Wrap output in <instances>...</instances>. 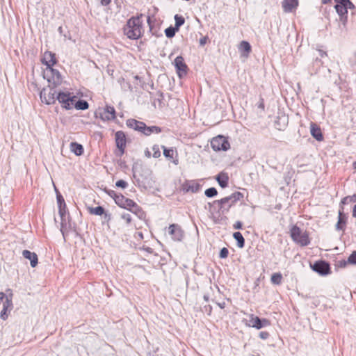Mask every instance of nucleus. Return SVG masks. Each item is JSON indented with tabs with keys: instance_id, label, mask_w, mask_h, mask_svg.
I'll return each instance as SVG.
<instances>
[{
	"instance_id": "51",
	"label": "nucleus",
	"mask_w": 356,
	"mask_h": 356,
	"mask_svg": "<svg viewBox=\"0 0 356 356\" xmlns=\"http://www.w3.org/2000/svg\"><path fill=\"white\" fill-rule=\"evenodd\" d=\"M108 195H109L111 197H113V199H114V200H115V195H118L115 193V191H109V192H108Z\"/></svg>"
},
{
	"instance_id": "10",
	"label": "nucleus",
	"mask_w": 356,
	"mask_h": 356,
	"mask_svg": "<svg viewBox=\"0 0 356 356\" xmlns=\"http://www.w3.org/2000/svg\"><path fill=\"white\" fill-rule=\"evenodd\" d=\"M41 62L47 66L46 69L53 68V66L57 63L56 54L49 51H45L42 55Z\"/></svg>"
},
{
	"instance_id": "20",
	"label": "nucleus",
	"mask_w": 356,
	"mask_h": 356,
	"mask_svg": "<svg viewBox=\"0 0 356 356\" xmlns=\"http://www.w3.org/2000/svg\"><path fill=\"white\" fill-rule=\"evenodd\" d=\"M22 255L25 259L30 260V264L31 267L34 268L38 265V259L37 254L35 252L25 250L22 252Z\"/></svg>"
},
{
	"instance_id": "1",
	"label": "nucleus",
	"mask_w": 356,
	"mask_h": 356,
	"mask_svg": "<svg viewBox=\"0 0 356 356\" xmlns=\"http://www.w3.org/2000/svg\"><path fill=\"white\" fill-rule=\"evenodd\" d=\"M82 94L73 93L69 92H60L57 95V99L60 104L63 108L71 110L75 108L76 110H86L88 108V103L81 99Z\"/></svg>"
},
{
	"instance_id": "54",
	"label": "nucleus",
	"mask_w": 356,
	"mask_h": 356,
	"mask_svg": "<svg viewBox=\"0 0 356 356\" xmlns=\"http://www.w3.org/2000/svg\"><path fill=\"white\" fill-rule=\"evenodd\" d=\"M147 23H148L150 29H152V26H151V18H150V17H148V18H147Z\"/></svg>"
},
{
	"instance_id": "17",
	"label": "nucleus",
	"mask_w": 356,
	"mask_h": 356,
	"mask_svg": "<svg viewBox=\"0 0 356 356\" xmlns=\"http://www.w3.org/2000/svg\"><path fill=\"white\" fill-rule=\"evenodd\" d=\"M169 234L175 241H179L183 237V232L181 227L175 224L170 225L168 228Z\"/></svg>"
},
{
	"instance_id": "23",
	"label": "nucleus",
	"mask_w": 356,
	"mask_h": 356,
	"mask_svg": "<svg viewBox=\"0 0 356 356\" xmlns=\"http://www.w3.org/2000/svg\"><path fill=\"white\" fill-rule=\"evenodd\" d=\"M239 51L243 57L248 58L251 50V46L247 41H242L238 46Z\"/></svg>"
},
{
	"instance_id": "38",
	"label": "nucleus",
	"mask_w": 356,
	"mask_h": 356,
	"mask_svg": "<svg viewBox=\"0 0 356 356\" xmlns=\"http://www.w3.org/2000/svg\"><path fill=\"white\" fill-rule=\"evenodd\" d=\"M120 217L127 224H129L131 222V216L129 213L124 212L120 215Z\"/></svg>"
},
{
	"instance_id": "29",
	"label": "nucleus",
	"mask_w": 356,
	"mask_h": 356,
	"mask_svg": "<svg viewBox=\"0 0 356 356\" xmlns=\"http://www.w3.org/2000/svg\"><path fill=\"white\" fill-rule=\"evenodd\" d=\"M161 131V128L156 126L147 127L143 130V133L146 136H149L152 133H160Z\"/></svg>"
},
{
	"instance_id": "42",
	"label": "nucleus",
	"mask_w": 356,
	"mask_h": 356,
	"mask_svg": "<svg viewBox=\"0 0 356 356\" xmlns=\"http://www.w3.org/2000/svg\"><path fill=\"white\" fill-rule=\"evenodd\" d=\"M152 149L154 151V154H153V156L154 158H158L161 156V152L159 150V147L158 145H154L153 147H152Z\"/></svg>"
},
{
	"instance_id": "50",
	"label": "nucleus",
	"mask_w": 356,
	"mask_h": 356,
	"mask_svg": "<svg viewBox=\"0 0 356 356\" xmlns=\"http://www.w3.org/2000/svg\"><path fill=\"white\" fill-rule=\"evenodd\" d=\"M6 296L3 292H0V301H2L4 298L6 299Z\"/></svg>"
},
{
	"instance_id": "36",
	"label": "nucleus",
	"mask_w": 356,
	"mask_h": 356,
	"mask_svg": "<svg viewBox=\"0 0 356 356\" xmlns=\"http://www.w3.org/2000/svg\"><path fill=\"white\" fill-rule=\"evenodd\" d=\"M57 200H58V204L59 206V213H60V216H63L64 215V211L62 209V204H63L64 206H65L64 200L60 195H57Z\"/></svg>"
},
{
	"instance_id": "27",
	"label": "nucleus",
	"mask_w": 356,
	"mask_h": 356,
	"mask_svg": "<svg viewBox=\"0 0 356 356\" xmlns=\"http://www.w3.org/2000/svg\"><path fill=\"white\" fill-rule=\"evenodd\" d=\"M216 180L222 188L227 186L229 177L225 173H220L216 177Z\"/></svg>"
},
{
	"instance_id": "28",
	"label": "nucleus",
	"mask_w": 356,
	"mask_h": 356,
	"mask_svg": "<svg viewBox=\"0 0 356 356\" xmlns=\"http://www.w3.org/2000/svg\"><path fill=\"white\" fill-rule=\"evenodd\" d=\"M234 238L237 241V246L243 248L245 245V239L241 232H236L233 234Z\"/></svg>"
},
{
	"instance_id": "11",
	"label": "nucleus",
	"mask_w": 356,
	"mask_h": 356,
	"mask_svg": "<svg viewBox=\"0 0 356 356\" xmlns=\"http://www.w3.org/2000/svg\"><path fill=\"white\" fill-rule=\"evenodd\" d=\"M177 72L179 77L186 76L188 71V67L185 63L184 59L182 56H177L174 61Z\"/></svg>"
},
{
	"instance_id": "26",
	"label": "nucleus",
	"mask_w": 356,
	"mask_h": 356,
	"mask_svg": "<svg viewBox=\"0 0 356 356\" xmlns=\"http://www.w3.org/2000/svg\"><path fill=\"white\" fill-rule=\"evenodd\" d=\"M70 150L76 156H80L83 153V146L76 142H72L70 143Z\"/></svg>"
},
{
	"instance_id": "14",
	"label": "nucleus",
	"mask_w": 356,
	"mask_h": 356,
	"mask_svg": "<svg viewBox=\"0 0 356 356\" xmlns=\"http://www.w3.org/2000/svg\"><path fill=\"white\" fill-rule=\"evenodd\" d=\"M200 188L201 185L195 180H188L182 184V190L186 193H197Z\"/></svg>"
},
{
	"instance_id": "2",
	"label": "nucleus",
	"mask_w": 356,
	"mask_h": 356,
	"mask_svg": "<svg viewBox=\"0 0 356 356\" xmlns=\"http://www.w3.org/2000/svg\"><path fill=\"white\" fill-rule=\"evenodd\" d=\"M141 17L142 15L131 17L124 26V33L128 38L137 40L143 35V29Z\"/></svg>"
},
{
	"instance_id": "47",
	"label": "nucleus",
	"mask_w": 356,
	"mask_h": 356,
	"mask_svg": "<svg viewBox=\"0 0 356 356\" xmlns=\"http://www.w3.org/2000/svg\"><path fill=\"white\" fill-rule=\"evenodd\" d=\"M234 227L236 229H240L242 228V222L241 221H237L234 225Z\"/></svg>"
},
{
	"instance_id": "4",
	"label": "nucleus",
	"mask_w": 356,
	"mask_h": 356,
	"mask_svg": "<svg viewBox=\"0 0 356 356\" xmlns=\"http://www.w3.org/2000/svg\"><path fill=\"white\" fill-rule=\"evenodd\" d=\"M334 8L339 15V21L345 26L348 21V8L354 9L355 6L350 0H342L336 3Z\"/></svg>"
},
{
	"instance_id": "16",
	"label": "nucleus",
	"mask_w": 356,
	"mask_h": 356,
	"mask_svg": "<svg viewBox=\"0 0 356 356\" xmlns=\"http://www.w3.org/2000/svg\"><path fill=\"white\" fill-rule=\"evenodd\" d=\"M313 270L319 273L321 275H327L330 272V266L329 264L323 261H316L313 267Z\"/></svg>"
},
{
	"instance_id": "49",
	"label": "nucleus",
	"mask_w": 356,
	"mask_h": 356,
	"mask_svg": "<svg viewBox=\"0 0 356 356\" xmlns=\"http://www.w3.org/2000/svg\"><path fill=\"white\" fill-rule=\"evenodd\" d=\"M111 0H101L102 4L104 6H107L111 3Z\"/></svg>"
},
{
	"instance_id": "48",
	"label": "nucleus",
	"mask_w": 356,
	"mask_h": 356,
	"mask_svg": "<svg viewBox=\"0 0 356 356\" xmlns=\"http://www.w3.org/2000/svg\"><path fill=\"white\" fill-rule=\"evenodd\" d=\"M207 40H208L207 37H203V38H200V45H202V46L204 45L207 42Z\"/></svg>"
},
{
	"instance_id": "37",
	"label": "nucleus",
	"mask_w": 356,
	"mask_h": 356,
	"mask_svg": "<svg viewBox=\"0 0 356 356\" xmlns=\"http://www.w3.org/2000/svg\"><path fill=\"white\" fill-rule=\"evenodd\" d=\"M229 197L232 198V202L234 204L238 200L243 197V195L240 192H236L229 195Z\"/></svg>"
},
{
	"instance_id": "24",
	"label": "nucleus",
	"mask_w": 356,
	"mask_h": 356,
	"mask_svg": "<svg viewBox=\"0 0 356 356\" xmlns=\"http://www.w3.org/2000/svg\"><path fill=\"white\" fill-rule=\"evenodd\" d=\"M96 118H100L102 121L113 120L116 115V113H94Z\"/></svg>"
},
{
	"instance_id": "6",
	"label": "nucleus",
	"mask_w": 356,
	"mask_h": 356,
	"mask_svg": "<svg viewBox=\"0 0 356 356\" xmlns=\"http://www.w3.org/2000/svg\"><path fill=\"white\" fill-rule=\"evenodd\" d=\"M115 202L120 207L129 209L134 213L138 210V206L131 199L127 198L122 195H115Z\"/></svg>"
},
{
	"instance_id": "32",
	"label": "nucleus",
	"mask_w": 356,
	"mask_h": 356,
	"mask_svg": "<svg viewBox=\"0 0 356 356\" xmlns=\"http://www.w3.org/2000/svg\"><path fill=\"white\" fill-rule=\"evenodd\" d=\"M175 26H176V29L179 30L180 26L184 24L185 19L181 15H175Z\"/></svg>"
},
{
	"instance_id": "39",
	"label": "nucleus",
	"mask_w": 356,
	"mask_h": 356,
	"mask_svg": "<svg viewBox=\"0 0 356 356\" xmlns=\"http://www.w3.org/2000/svg\"><path fill=\"white\" fill-rule=\"evenodd\" d=\"M163 154L166 158L173 157V150L172 149H168L165 146H163Z\"/></svg>"
},
{
	"instance_id": "15",
	"label": "nucleus",
	"mask_w": 356,
	"mask_h": 356,
	"mask_svg": "<svg viewBox=\"0 0 356 356\" xmlns=\"http://www.w3.org/2000/svg\"><path fill=\"white\" fill-rule=\"evenodd\" d=\"M289 123V117L285 113H278L275 121V128L278 130H283Z\"/></svg>"
},
{
	"instance_id": "18",
	"label": "nucleus",
	"mask_w": 356,
	"mask_h": 356,
	"mask_svg": "<svg viewBox=\"0 0 356 356\" xmlns=\"http://www.w3.org/2000/svg\"><path fill=\"white\" fill-rule=\"evenodd\" d=\"M347 220V216L343 212V207L340 206L338 215V221L336 225V229L337 230H343Z\"/></svg>"
},
{
	"instance_id": "57",
	"label": "nucleus",
	"mask_w": 356,
	"mask_h": 356,
	"mask_svg": "<svg viewBox=\"0 0 356 356\" xmlns=\"http://www.w3.org/2000/svg\"><path fill=\"white\" fill-rule=\"evenodd\" d=\"M353 166L355 168H356V161L353 163Z\"/></svg>"
},
{
	"instance_id": "33",
	"label": "nucleus",
	"mask_w": 356,
	"mask_h": 356,
	"mask_svg": "<svg viewBox=\"0 0 356 356\" xmlns=\"http://www.w3.org/2000/svg\"><path fill=\"white\" fill-rule=\"evenodd\" d=\"M178 31L179 29H176V26H170L165 30V33L167 38H171L175 36L176 32H177Z\"/></svg>"
},
{
	"instance_id": "40",
	"label": "nucleus",
	"mask_w": 356,
	"mask_h": 356,
	"mask_svg": "<svg viewBox=\"0 0 356 356\" xmlns=\"http://www.w3.org/2000/svg\"><path fill=\"white\" fill-rule=\"evenodd\" d=\"M348 262L351 264H356V251L353 252L348 257Z\"/></svg>"
},
{
	"instance_id": "44",
	"label": "nucleus",
	"mask_w": 356,
	"mask_h": 356,
	"mask_svg": "<svg viewBox=\"0 0 356 356\" xmlns=\"http://www.w3.org/2000/svg\"><path fill=\"white\" fill-rule=\"evenodd\" d=\"M8 310H4V309H2L1 313H0V318L5 321L8 318Z\"/></svg>"
},
{
	"instance_id": "46",
	"label": "nucleus",
	"mask_w": 356,
	"mask_h": 356,
	"mask_svg": "<svg viewBox=\"0 0 356 356\" xmlns=\"http://www.w3.org/2000/svg\"><path fill=\"white\" fill-rule=\"evenodd\" d=\"M212 307L210 305H205L204 307V312L207 313L208 315H210L211 313Z\"/></svg>"
},
{
	"instance_id": "21",
	"label": "nucleus",
	"mask_w": 356,
	"mask_h": 356,
	"mask_svg": "<svg viewBox=\"0 0 356 356\" xmlns=\"http://www.w3.org/2000/svg\"><path fill=\"white\" fill-rule=\"evenodd\" d=\"M127 125L129 128L134 129V130L143 132L144 128H145V124L138 121L134 119H129L127 121Z\"/></svg>"
},
{
	"instance_id": "41",
	"label": "nucleus",
	"mask_w": 356,
	"mask_h": 356,
	"mask_svg": "<svg viewBox=\"0 0 356 356\" xmlns=\"http://www.w3.org/2000/svg\"><path fill=\"white\" fill-rule=\"evenodd\" d=\"M229 254L227 248H223L220 250L219 257L222 259L227 258Z\"/></svg>"
},
{
	"instance_id": "12",
	"label": "nucleus",
	"mask_w": 356,
	"mask_h": 356,
	"mask_svg": "<svg viewBox=\"0 0 356 356\" xmlns=\"http://www.w3.org/2000/svg\"><path fill=\"white\" fill-rule=\"evenodd\" d=\"M41 101L47 104H51L55 102V92L51 90L43 89L40 92Z\"/></svg>"
},
{
	"instance_id": "34",
	"label": "nucleus",
	"mask_w": 356,
	"mask_h": 356,
	"mask_svg": "<svg viewBox=\"0 0 356 356\" xmlns=\"http://www.w3.org/2000/svg\"><path fill=\"white\" fill-rule=\"evenodd\" d=\"M204 194L207 197H213L218 195V191L216 188L211 187L204 191Z\"/></svg>"
},
{
	"instance_id": "3",
	"label": "nucleus",
	"mask_w": 356,
	"mask_h": 356,
	"mask_svg": "<svg viewBox=\"0 0 356 356\" xmlns=\"http://www.w3.org/2000/svg\"><path fill=\"white\" fill-rule=\"evenodd\" d=\"M290 235L292 240L300 246H307L310 243L307 232L303 231L296 225H293L291 228Z\"/></svg>"
},
{
	"instance_id": "45",
	"label": "nucleus",
	"mask_w": 356,
	"mask_h": 356,
	"mask_svg": "<svg viewBox=\"0 0 356 356\" xmlns=\"http://www.w3.org/2000/svg\"><path fill=\"white\" fill-rule=\"evenodd\" d=\"M269 337V333L268 332H261L259 333V337L262 339H266Z\"/></svg>"
},
{
	"instance_id": "22",
	"label": "nucleus",
	"mask_w": 356,
	"mask_h": 356,
	"mask_svg": "<svg viewBox=\"0 0 356 356\" xmlns=\"http://www.w3.org/2000/svg\"><path fill=\"white\" fill-rule=\"evenodd\" d=\"M298 6V0H284L282 7L286 13H289L296 9Z\"/></svg>"
},
{
	"instance_id": "43",
	"label": "nucleus",
	"mask_w": 356,
	"mask_h": 356,
	"mask_svg": "<svg viewBox=\"0 0 356 356\" xmlns=\"http://www.w3.org/2000/svg\"><path fill=\"white\" fill-rule=\"evenodd\" d=\"M115 186H118V187H120V188H126L127 186V183L122 180V179H120V180H118L116 181L115 183Z\"/></svg>"
},
{
	"instance_id": "7",
	"label": "nucleus",
	"mask_w": 356,
	"mask_h": 356,
	"mask_svg": "<svg viewBox=\"0 0 356 356\" xmlns=\"http://www.w3.org/2000/svg\"><path fill=\"white\" fill-rule=\"evenodd\" d=\"M211 146L214 151H227L230 147L229 143L222 136L213 138L211 141Z\"/></svg>"
},
{
	"instance_id": "55",
	"label": "nucleus",
	"mask_w": 356,
	"mask_h": 356,
	"mask_svg": "<svg viewBox=\"0 0 356 356\" xmlns=\"http://www.w3.org/2000/svg\"><path fill=\"white\" fill-rule=\"evenodd\" d=\"M204 299L205 300V301H208L209 300V296L207 295H204Z\"/></svg>"
},
{
	"instance_id": "31",
	"label": "nucleus",
	"mask_w": 356,
	"mask_h": 356,
	"mask_svg": "<svg viewBox=\"0 0 356 356\" xmlns=\"http://www.w3.org/2000/svg\"><path fill=\"white\" fill-rule=\"evenodd\" d=\"M89 211L91 214L97 216H102V214L104 213V209L101 206H98L96 207H90L89 208Z\"/></svg>"
},
{
	"instance_id": "35",
	"label": "nucleus",
	"mask_w": 356,
	"mask_h": 356,
	"mask_svg": "<svg viewBox=\"0 0 356 356\" xmlns=\"http://www.w3.org/2000/svg\"><path fill=\"white\" fill-rule=\"evenodd\" d=\"M271 282L275 284H280L282 280V276L280 273H274L271 276Z\"/></svg>"
},
{
	"instance_id": "13",
	"label": "nucleus",
	"mask_w": 356,
	"mask_h": 356,
	"mask_svg": "<svg viewBox=\"0 0 356 356\" xmlns=\"http://www.w3.org/2000/svg\"><path fill=\"white\" fill-rule=\"evenodd\" d=\"M116 146L120 152V155H122L124 152V148L126 146V136L123 131H118L115 134Z\"/></svg>"
},
{
	"instance_id": "9",
	"label": "nucleus",
	"mask_w": 356,
	"mask_h": 356,
	"mask_svg": "<svg viewBox=\"0 0 356 356\" xmlns=\"http://www.w3.org/2000/svg\"><path fill=\"white\" fill-rule=\"evenodd\" d=\"M248 316L250 318L249 323L246 325L250 327L259 330L270 325V321L266 318H259L254 314H249Z\"/></svg>"
},
{
	"instance_id": "53",
	"label": "nucleus",
	"mask_w": 356,
	"mask_h": 356,
	"mask_svg": "<svg viewBox=\"0 0 356 356\" xmlns=\"http://www.w3.org/2000/svg\"><path fill=\"white\" fill-rule=\"evenodd\" d=\"M331 3V0H322V3L323 4H327Z\"/></svg>"
},
{
	"instance_id": "19",
	"label": "nucleus",
	"mask_w": 356,
	"mask_h": 356,
	"mask_svg": "<svg viewBox=\"0 0 356 356\" xmlns=\"http://www.w3.org/2000/svg\"><path fill=\"white\" fill-rule=\"evenodd\" d=\"M310 134L318 141H322L323 136L320 127L315 123H310Z\"/></svg>"
},
{
	"instance_id": "8",
	"label": "nucleus",
	"mask_w": 356,
	"mask_h": 356,
	"mask_svg": "<svg viewBox=\"0 0 356 356\" xmlns=\"http://www.w3.org/2000/svg\"><path fill=\"white\" fill-rule=\"evenodd\" d=\"M232 202V198L227 196L219 200H215L212 203H209V206L211 207L214 205H218L219 212L225 213L228 212L230 207L234 205V203Z\"/></svg>"
},
{
	"instance_id": "25",
	"label": "nucleus",
	"mask_w": 356,
	"mask_h": 356,
	"mask_svg": "<svg viewBox=\"0 0 356 356\" xmlns=\"http://www.w3.org/2000/svg\"><path fill=\"white\" fill-rule=\"evenodd\" d=\"M7 291H9L10 293L8 295H7L6 299L5 300V301L3 302V309H2L8 310V313H10V311L13 308V301H12L13 293H12V291L10 289H8Z\"/></svg>"
},
{
	"instance_id": "52",
	"label": "nucleus",
	"mask_w": 356,
	"mask_h": 356,
	"mask_svg": "<svg viewBox=\"0 0 356 356\" xmlns=\"http://www.w3.org/2000/svg\"><path fill=\"white\" fill-rule=\"evenodd\" d=\"M218 305L219 306L220 308L223 309L225 307V302H223L221 303H218Z\"/></svg>"
},
{
	"instance_id": "5",
	"label": "nucleus",
	"mask_w": 356,
	"mask_h": 356,
	"mask_svg": "<svg viewBox=\"0 0 356 356\" xmlns=\"http://www.w3.org/2000/svg\"><path fill=\"white\" fill-rule=\"evenodd\" d=\"M44 76L47 77L49 86L53 88H56L63 83L61 74L54 68L46 69L44 70Z\"/></svg>"
},
{
	"instance_id": "56",
	"label": "nucleus",
	"mask_w": 356,
	"mask_h": 356,
	"mask_svg": "<svg viewBox=\"0 0 356 356\" xmlns=\"http://www.w3.org/2000/svg\"><path fill=\"white\" fill-rule=\"evenodd\" d=\"M334 1L336 2V3H338V2L342 1V0H334Z\"/></svg>"
},
{
	"instance_id": "30",
	"label": "nucleus",
	"mask_w": 356,
	"mask_h": 356,
	"mask_svg": "<svg viewBox=\"0 0 356 356\" xmlns=\"http://www.w3.org/2000/svg\"><path fill=\"white\" fill-rule=\"evenodd\" d=\"M356 202V193L351 195V196H346L343 197L340 203V206H343L345 204H348L350 202Z\"/></svg>"
}]
</instances>
